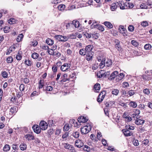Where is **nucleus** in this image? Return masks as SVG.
<instances>
[{"label": "nucleus", "instance_id": "obj_1", "mask_svg": "<svg viewBox=\"0 0 152 152\" xmlns=\"http://www.w3.org/2000/svg\"><path fill=\"white\" fill-rule=\"evenodd\" d=\"M91 125L88 124L81 128V132L82 134H86L88 133L91 130Z\"/></svg>", "mask_w": 152, "mask_h": 152}, {"label": "nucleus", "instance_id": "obj_2", "mask_svg": "<svg viewBox=\"0 0 152 152\" xmlns=\"http://www.w3.org/2000/svg\"><path fill=\"white\" fill-rule=\"evenodd\" d=\"M140 7L142 9H149L152 8V4L147 1L145 3H143L140 4Z\"/></svg>", "mask_w": 152, "mask_h": 152}, {"label": "nucleus", "instance_id": "obj_3", "mask_svg": "<svg viewBox=\"0 0 152 152\" xmlns=\"http://www.w3.org/2000/svg\"><path fill=\"white\" fill-rule=\"evenodd\" d=\"M39 126L41 129L42 130H45L46 129L48 128V124L47 123L44 121H42L40 122Z\"/></svg>", "mask_w": 152, "mask_h": 152}, {"label": "nucleus", "instance_id": "obj_4", "mask_svg": "<svg viewBox=\"0 0 152 152\" xmlns=\"http://www.w3.org/2000/svg\"><path fill=\"white\" fill-rule=\"evenodd\" d=\"M140 111L138 109H134L132 112V116L133 118H136L137 119L139 118V115L140 114Z\"/></svg>", "mask_w": 152, "mask_h": 152}, {"label": "nucleus", "instance_id": "obj_5", "mask_svg": "<svg viewBox=\"0 0 152 152\" xmlns=\"http://www.w3.org/2000/svg\"><path fill=\"white\" fill-rule=\"evenodd\" d=\"M122 131L125 136H130L132 135L133 134L132 132L126 129L122 130Z\"/></svg>", "mask_w": 152, "mask_h": 152}, {"label": "nucleus", "instance_id": "obj_6", "mask_svg": "<svg viewBox=\"0 0 152 152\" xmlns=\"http://www.w3.org/2000/svg\"><path fill=\"white\" fill-rule=\"evenodd\" d=\"M118 2L115 1L112 4L110 5V9L112 11H115L118 7Z\"/></svg>", "mask_w": 152, "mask_h": 152}, {"label": "nucleus", "instance_id": "obj_7", "mask_svg": "<svg viewBox=\"0 0 152 152\" xmlns=\"http://www.w3.org/2000/svg\"><path fill=\"white\" fill-rule=\"evenodd\" d=\"M75 144L77 147L80 148L83 146L84 143L81 140L78 139L75 141Z\"/></svg>", "mask_w": 152, "mask_h": 152}, {"label": "nucleus", "instance_id": "obj_8", "mask_svg": "<svg viewBox=\"0 0 152 152\" xmlns=\"http://www.w3.org/2000/svg\"><path fill=\"white\" fill-rule=\"evenodd\" d=\"M55 38L59 41H66V37L60 35H57L55 36Z\"/></svg>", "mask_w": 152, "mask_h": 152}, {"label": "nucleus", "instance_id": "obj_9", "mask_svg": "<svg viewBox=\"0 0 152 152\" xmlns=\"http://www.w3.org/2000/svg\"><path fill=\"white\" fill-rule=\"evenodd\" d=\"M32 128L34 132L36 133L39 134L41 132V129L40 126L37 125H34L32 127Z\"/></svg>", "mask_w": 152, "mask_h": 152}, {"label": "nucleus", "instance_id": "obj_10", "mask_svg": "<svg viewBox=\"0 0 152 152\" xmlns=\"http://www.w3.org/2000/svg\"><path fill=\"white\" fill-rule=\"evenodd\" d=\"M118 72L117 71L113 72L110 75V79L111 80H113L116 77L117 78H118Z\"/></svg>", "mask_w": 152, "mask_h": 152}, {"label": "nucleus", "instance_id": "obj_11", "mask_svg": "<svg viewBox=\"0 0 152 152\" xmlns=\"http://www.w3.org/2000/svg\"><path fill=\"white\" fill-rule=\"evenodd\" d=\"M119 30L120 33L127 35L126 29L123 26H120L119 27Z\"/></svg>", "mask_w": 152, "mask_h": 152}, {"label": "nucleus", "instance_id": "obj_12", "mask_svg": "<svg viewBox=\"0 0 152 152\" xmlns=\"http://www.w3.org/2000/svg\"><path fill=\"white\" fill-rule=\"evenodd\" d=\"M93 53H87L86 56V59L88 61L91 60L92 59L93 56Z\"/></svg>", "mask_w": 152, "mask_h": 152}, {"label": "nucleus", "instance_id": "obj_13", "mask_svg": "<svg viewBox=\"0 0 152 152\" xmlns=\"http://www.w3.org/2000/svg\"><path fill=\"white\" fill-rule=\"evenodd\" d=\"M88 120V119L87 118H86L85 117L83 116L79 117L77 119V121L83 123L87 122Z\"/></svg>", "mask_w": 152, "mask_h": 152}, {"label": "nucleus", "instance_id": "obj_14", "mask_svg": "<svg viewBox=\"0 0 152 152\" xmlns=\"http://www.w3.org/2000/svg\"><path fill=\"white\" fill-rule=\"evenodd\" d=\"M93 48V45H89L87 46L85 49L87 53H93L91 50Z\"/></svg>", "mask_w": 152, "mask_h": 152}, {"label": "nucleus", "instance_id": "obj_15", "mask_svg": "<svg viewBox=\"0 0 152 152\" xmlns=\"http://www.w3.org/2000/svg\"><path fill=\"white\" fill-rule=\"evenodd\" d=\"M145 122V120L141 119H137L135 121V123L137 125H140L143 124Z\"/></svg>", "mask_w": 152, "mask_h": 152}, {"label": "nucleus", "instance_id": "obj_16", "mask_svg": "<svg viewBox=\"0 0 152 152\" xmlns=\"http://www.w3.org/2000/svg\"><path fill=\"white\" fill-rule=\"evenodd\" d=\"M72 23H73V26H74L75 28H77L79 27L80 23L78 21L74 20L72 22Z\"/></svg>", "mask_w": 152, "mask_h": 152}, {"label": "nucleus", "instance_id": "obj_17", "mask_svg": "<svg viewBox=\"0 0 152 152\" xmlns=\"http://www.w3.org/2000/svg\"><path fill=\"white\" fill-rule=\"evenodd\" d=\"M104 24L107 28L111 29L113 28V26L112 24L109 22L106 21L104 22Z\"/></svg>", "mask_w": 152, "mask_h": 152}, {"label": "nucleus", "instance_id": "obj_18", "mask_svg": "<svg viewBox=\"0 0 152 152\" xmlns=\"http://www.w3.org/2000/svg\"><path fill=\"white\" fill-rule=\"evenodd\" d=\"M16 107H12L10 109V113L9 114L11 115V116H12V115L16 112ZM11 116V117H12V116Z\"/></svg>", "mask_w": 152, "mask_h": 152}, {"label": "nucleus", "instance_id": "obj_19", "mask_svg": "<svg viewBox=\"0 0 152 152\" xmlns=\"http://www.w3.org/2000/svg\"><path fill=\"white\" fill-rule=\"evenodd\" d=\"M118 7H120V9L122 10L125 9L124 3L123 1H119L118 2Z\"/></svg>", "mask_w": 152, "mask_h": 152}, {"label": "nucleus", "instance_id": "obj_20", "mask_svg": "<svg viewBox=\"0 0 152 152\" xmlns=\"http://www.w3.org/2000/svg\"><path fill=\"white\" fill-rule=\"evenodd\" d=\"M25 138L28 140H31L34 139V137L32 134H26L25 136Z\"/></svg>", "mask_w": 152, "mask_h": 152}, {"label": "nucleus", "instance_id": "obj_21", "mask_svg": "<svg viewBox=\"0 0 152 152\" xmlns=\"http://www.w3.org/2000/svg\"><path fill=\"white\" fill-rule=\"evenodd\" d=\"M46 43L49 45H51L53 44L54 41L52 39L48 38L46 39Z\"/></svg>", "mask_w": 152, "mask_h": 152}, {"label": "nucleus", "instance_id": "obj_22", "mask_svg": "<svg viewBox=\"0 0 152 152\" xmlns=\"http://www.w3.org/2000/svg\"><path fill=\"white\" fill-rule=\"evenodd\" d=\"M104 71L101 70L99 71L97 73V76L98 78H101L102 77H104L103 74Z\"/></svg>", "mask_w": 152, "mask_h": 152}, {"label": "nucleus", "instance_id": "obj_23", "mask_svg": "<svg viewBox=\"0 0 152 152\" xmlns=\"http://www.w3.org/2000/svg\"><path fill=\"white\" fill-rule=\"evenodd\" d=\"M97 21L94 20L92 24L91 25V27L92 28H97L99 25Z\"/></svg>", "mask_w": 152, "mask_h": 152}, {"label": "nucleus", "instance_id": "obj_24", "mask_svg": "<svg viewBox=\"0 0 152 152\" xmlns=\"http://www.w3.org/2000/svg\"><path fill=\"white\" fill-rule=\"evenodd\" d=\"M79 53L80 55L84 56L86 54L87 52L85 48H82L80 50Z\"/></svg>", "mask_w": 152, "mask_h": 152}, {"label": "nucleus", "instance_id": "obj_25", "mask_svg": "<svg viewBox=\"0 0 152 152\" xmlns=\"http://www.w3.org/2000/svg\"><path fill=\"white\" fill-rule=\"evenodd\" d=\"M61 83H63L64 82L66 81V74H64L61 77Z\"/></svg>", "mask_w": 152, "mask_h": 152}, {"label": "nucleus", "instance_id": "obj_26", "mask_svg": "<svg viewBox=\"0 0 152 152\" xmlns=\"http://www.w3.org/2000/svg\"><path fill=\"white\" fill-rule=\"evenodd\" d=\"M130 106L133 108H136L137 106V103L134 101H131L129 103Z\"/></svg>", "mask_w": 152, "mask_h": 152}, {"label": "nucleus", "instance_id": "obj_27", "mask_svg": "<svg viewBox=\"0 0 152 152\" xmlns=\"http://www.w3.org/2000/svg\"><path fill=\"white\" fill-rule=\"evenodd\" d=\"M112 94L115 96H117L119 93V90L117 89H113L112 90Z\"/></svg>", "mask_w": 152, "mask_h": 152}, {"label": "nucleus", "instance_id": "obj_28", "mask_svg": "<svg viewBox=\"0 0 152 152\" xmlns=\"http://www.w3.org/2000/svg\"><path fill=\"white\" fill-rule=\"evenodd\" d=\"M114 102L108 101L105 104V106L106 107H110L114 104Z\"/></svg>", "mask_w": 152, "mask_h": 152}, {"label": "nucleus", "instance_id": "obj_29", "mask_svg": "<svg viewBox=\"0 0 152 152\" xmlns=\"http://www.w3.org/2000/svg\"><path fill=\"white\" fill-rule=\"evenodd\" d=\"M94 88L96 91V92H98V91L100 90V85L99 83L96 84L94 86Z\"/></svg>", "mask_w": 152, "mask_h": 152}, {"label": "nucleus", "instance_id": "obj_30", "mask_svg": "<svg viewBox=\"0 0 152 152\" xmlns=\"http://www.w3.org/2000/svg\"><path fill=\"white\" fill-rule=\"evenodd\" d=\"M20 147L21 150L22 151H24L27 148V145L25 144L22 143L20 145Z\"/></svg>", "mask_w": 152, "mask_h": 152}, {"label": "nucleus", "instance_id": "obj_31", "mask_svg": "<svg viewBox=\"0 0 152 152\" xmlns=\"http://www.w3.org/2000/svg\"><path fill=\"white\" fill-rule=\"evenodd\" d=\"M117 43L115 45V47L118 51L121 50L122 49V48L119 44V42H118V41L117 40Z\"/></svg>", "mask_w": 152, "mask_h": 152}, {"label": "nucleus", "instance_id": "obj_32", "mask_svg": "<svg viewBox=\"0 0 152 152\" xmlns=\"http://www.w3.org/2000/svg\"><path fill=\"white\" fill-rule=\"evenodd\" d=\"M67 29H71L72 30L74 29L72 23H69L67 24Z\"/></svg>", "mask_w": 152, "mask_h": 152}, {"label": "nucleus", "instance_id": "obj_33", "mask_svg": "<svg viewBox=\"0 0 152 152\" xmlns=\"http://www.w3.org/2000/svg\"><path fill=\"white\" fill-rule=\"evenodd\" d=\"M25 63L28 66H31L33 64V62L29 59L26 60L25 61Z\"/></svg>", "mask_w": 152, "mask_h": 152}, {"label": "nucleus", "instance_id": "obj_34", "mask_svg": "<svg viewBox=\"0 0 152 152\" xmlns=\"http://www.w3.org/2000/svg\"><path fill=\"white\" fill-rule=\"evenodd\" d=\"M105 64L107 66H109L112 65V62L110 59H107L106 61L105 60Z\"/></svg>", "mask_w": 152, "mask_h": 152}, {"label": "nucleus", "instance_id": "obj_35", "mask_svg": "<svg viewBox=\"0 0 152 152\" xmlns=\"http://www.w3.org/2000/svg\"><path fill=\"white\" fill-rule=\"evenodd\" d=\"M106 93V91H103L99 95V97H102V99H103L105 97Z\"/></svg>", "mask_w": 152, "mask_h": 152}, {"label": "nucleus", "instance_id": "obj_36", "mask_svg": "<svg viewBox=\"0 0 152 152\" xmlns=\"http://www.w3.org/2000/svg\"><path fill=\"white\" fill-rule=\"evenodd\" d=\"M143 92L145 95H149L150 93V91L149 89L145 88L143 89Z\"/></svg>", "mask_w": 152, "mask_h": 152}, {"label": "nucleus", "instance_id": "obj_37", "mask_svg": "<svg viewBox=\"0 0 152 152\" xmlns=\"http://www.w3.org/2000/svg\"><path fill=\"white\" fill-rule=\"evenodd\" d=\"M10 149V146L8 144H6L4 146L3 148V150L4 151H8Z\"/></svg>", "mask_w": 152, "mask_h": 152}, {"label": "nucleus", "instance_id": "obj_38", "mask_svg": "<svg viewBox=\"0 0 152 152\" xmlns=\"http://www.w3.org/2000/svg\"><path fill=\"white\" fill-rule=\"evenodd\" d=\"M105 60H103L101 61V62L99 64L100 67L101 68H103L105 65Z\"/></svg>", "mask_w": 152, "mask_h": 152}, {"label": "nucleus", "instance_id": "obj_39", "mask_svg": "<svg viewBox=\"0 0 152 152\" xmlns=\"http://www.w3.org/2000/svg\"><path fill=\"white\" fill-rule=\"evenodd\" d=\"M6 61L8 63H11L13 61V58L12 56H9L7 58Z\"/></svg>", "mask_w": 152, "mask_h": 152}, {"label": "nucleus", "instance_id": "obj_40", "mask_svg": "<svg viewBox=\"0 0 152 152\" xmlns=\"http://www.w3.org/2000/svg\"><path fill=\"white\" fill-rule=\"evenodd\" d=\"M1 75L2 77L4 78H6L8 77V73L5 71L2 72Z\"/></svg>", "mask_w": 152, "mask_h": 152}, {"label": "nucleus", "instance_id": "obj_41", "mask_svg": "<svg viewBox=\"0 0 152 152\" xmlns=\"http://www.w3.org/2000/svg\"><path fill=\"white\" fill-rule=\"evenodd\" d=\"M23 35L22 34H19L16 39V41L18 42H20L22 40L23 38Z\"/></svg>", "mask_w": 152, "mask_h": 152}, {"label": "nucleus", "instance_id": "obj_42", "mask_svg": "<svg viewBox=\"0 0 152 152\" xmlns=\"http://www.w3.org/2000/svg\"><path fill=\"white\" fill-rule=\"evenodd\" d=\"M39 56V54L36 53H34L32 54L31 57L34 59L37 58Z\"/></svg>", "mask_w": 152, "mask_h": 152}, {"label": "nucleus", "instance_id": "obj_43", "mask_svg": "<svg viewBox=\"0 0 152 152\" xmlns=\"http://www.w3.org/2000/svg\"><path fill=\"white\" fill-rule=\"evenodd\" d=\"M65 7V5L64 4H61L58 7V9L60 10H64Z\"/></svg>", "mask_w": 152, "mask_h": 152}, {"label": "nucleus", "instance_id": "obj_44", "mask_svg": "<svg viewBox=\"0 0 152 152\" xmlns=\"http://www.w3.org/2000/svg\"><path fill=\"white\" fill-rule=\"evenodd\" d=\"M8 23L10 24H12L15 23H16L15 20L14 18H12L8 20Z\"/></svg>", "mask_w": 152, "mask_h": 152}, {"label": "nucleus", "instance_id": "obj_45", "mask_svg": "<svg viewBox=\"0 0 152 152\" xmlns=\"http://www.w3.org/2000/svg\"><path fill=\"white\" fill-rule=\"evenodd\" d=\"M61 69L62 71L64 72L66 70V64H64L61 67Z\"/></svg>", "mask_w": 152, "mask_h": 152}, {"label": "nucleus", "instance_id": "obj_46", "mask_svg": "<svg viewBox=\"0 0 152 152\" xmlns=\"http://www.w3.org/2000/svg\"><path fill=\"white\" fill-rule=\"evenodd\" d=\"M74 149V147L73 146L67 144V152H68L69 150H72Z\"/></svg>", "mask_w": 152, "mask_h": 152}, {"label": "nucleus", "instance_id": "obj_47", "mask_svg": "<svg viewBox=\"0 0 152 152\" xmlns=\"http://www.w3.org/2000/svg\"><path fill=\"white\" fill-rule=\"evenodd\" d=\"M104 110L105 115L109 118V114L108 109L107 108H105L104 109Z\"/></svg>", "mask_w": 152, "mask_h": 152}, {"label": "nucleus", "instance_id": "obj_48", "mask_svg": "<svg viewBox=\"0 0 152 152\" xmlns=\"http://www.w3.org/2000/svg\"><path fill=\"white\" fill-rule=\"evenodd\" d=\"M83 150L84 151L87 152H89L91 150L90 147L87 145H85L84 146Z\"/></svg>", "mask_w": 152, "mask_h": 152}, {"label": "nucleus", "instance_id": "obj_49", "mask_svg": "<svg viewBox=\"0 0 152 152\" xmlns=\"http://www.w3.org/2000/svg\"><path fill=\"white\" fill-rule=\"evenodd\" d=\"M124 77V75L122 73H120L119 75H118V78L119 80H121Z\"/></svg>", "mask_w": 152, "mask_h": 152}, {"label": "nucleus", "instance_id": "obj_50", "mask_svg": "<svg viewBox=\"0 0 152 152\" xmlns=\"http://www.w3.org/2000/svg\"><path fill=\"white\" fill-rule=\"evenodd\" d=\"M151 47V45L149 44H146L144 47V48L147 50L150 49Z\"/></svg>", "mask_w": 152, "mask_h": 152}, {"label": "nucleus", "instance_id": "obj_51", "mask_svg": "<svg viewBox=\"0 0 152 152\" xmlns=\"http://www.w3.org/2000/svg\"><path fill=\"white\" fill-rule=\"evenodd\" d=\"M73 136L75 138H77L79 136V132H76L72 134Z\"/></svg>", "mask_w": 152, "mask_h": 152}, {"label": "nucleus", "instance_id": "obj_52", "mask_svg": "<svg viewBox=\"0 0 152 152\" xmlns=\"http://www.w3.org/2000/svg\"><path fill=\"white\" fill-rule=\"evenodd\" d=\"M126 129H127L128 130H133L134 129V126H126Z\"/></svg>", "mask_w": 152, "mask_h": 152}, {"label": "nucleus", "instance_id": "obj_53", "mask_svg": "<svg viewBox=\"0 0 152 152\" xmlns=\"http://www.w3.org/2000/svg\"><path fill=\"white\" fill-rule=\"evenodd\" d=\"M81 122H78L77 121H76L75 122L74 124V126L75 127H77V128H79L80 127V123Z\"/></svg>", "mask_w": 152, "mask_h": 152}, {"label": "nucleus", "instance_id": "obj_54", "mask_svg": "<svg viewBox=\"0 0 152 152\" xmlns=\"http://www.w3.org/2000/svg\"><path fill=\"white\" fill-rule=\"evenodd\" d=\"M48 52L49 54L50 55H54V52L53 50L52 49H48Z\"/></svg>", "mask_w": 152, "mask_h": 152}, {"label": "nucleus", "instance_id": "obj_55", "mask_svg": "<svg viewBox=\"0 0 152 152\" xmlns=\"http://www.w3.org/2000/svg\"><path fill=\"white\" fill-rule=\"evenodd\" d=\"M134 26L132 25H129L128 27V30L130 32H132L134 30Z\"/></svg>", "mask_w": 152, "mask_h": 152}, {"label": "nucleus", "instance_id": "obj_56", "mask_svg": "<svg viewBox=\"0 0 152 152\" xmlns=\"http://www.w3.org/2000/svg\"><path fill=\"white\" fill-rule=\"evenodd\" d=\"M142 78L143 79L145 80H149L151 79V77H149V76L146 75H143Z\"/></svg>", "mask_w": 152, "mask_h": 152}, {"label": "nucleus", "instance_id": "obj_57", "mask_svg": "<svg viewBox=\"0 0 152 152\" xmlns=\"http://www.w3.org/2000/svg\"><path fill=\"white\" fill-rule=\"evenodd\" d=\"M84 35L87 38H91L92 36V37H94V34H92V35L91 34H89L88 33H85ZM95 34H94V35Z\"/></svg>", "mask_w": 152, "mask_h": 152}, {"label": "nucleus", "instance_id": "obj_58", "mask_svg": "<svg viewBox=\"0 0 152 152\" xmlns=\"http://www.w3.org/2000/svg\"><path fill=\"white\" fill-rule=\"evenodd\" d=\"M132 142L133 145L135 146H138L139 145L138 140H133Z\"/></svg>", "mask_w": 152, "mask_h": 152}, {"label": "nucleus", "instance_id": "obj_59", "mask_svg": "<svg viewBox=\"0 0 152 152\" xmlns=\"http://www.w3.org/2000/svg\"><path fill=\"white\" fill-rule=\"evenodd\" d=\"M75 122V120L74 119H72L70 120L69 122V124L70 125V126H72L73 124L74 125Z\"/></svg>", "mask_w": 152, "mask_h": 152}, {"label": "nucleus", "instance_id": "obj_60", "mask_svg": "<svg viewBox=\"0 0 152 152\" xmlns=\"http://www.w3.org/2000/svg\"><path fill=\"white\" fill-rule=\"evenodd\" d=\"M131 43L133 45L136 47L138 45V42L134 40H132L131 41Z\"/></svg>", "mask_w": 152, "mask_h": 152}, {"label": "nucleus", "instance_id": "obj_61", "mask_svg": "<svg viewBox=\"0 0 152 152\" xmlns=\"http://www.w3.org/2000/svg\"><path fill=\"white\" fill-rule=\"evenodd\" d=\"M19 88L20 91H23L24 90L25 85L23 84H21Z\"/></svg>", "mask_w": 152, "mask_h": 152}, {"label": "nucleus", "instance_id": "obj_62", "mask_svg": "<svg viewBox=\"0 0 152 152\" xmlns=\"http://www.w3.org/2000/svg\"><path fill=\"white\" fill-rule=\"evenodd\" d=\"M129 86V83L127 82H124L122 83L123 87L124 88L127 87Z\"/></svg>", "mask_w": 152, "mask_h": 152}, {"label": "nucleus", "instance_id": "obj_63", "mask_svg": "<svg viewBox=\"0 0 152 152\" xmlns=\"http://www.w3.org/2000/svg\"><path fill=\"white\" fill-rule=\"evenodd\" d=\"M149 141L148 140L145 139L142 142V143L143 144L146 145H148L149 143Z\"/></svg>", "mask_w": 152, "mask_h": 152}, {"label": "nucleus", "instance_id": "obj_64", "mask_svg": "<svg viewBox=\"0 0 152 152\" xmlns=\"http://www.w3.org/2000/svg\"><path fill=\"white\" fill-rule=\"evenodd\" d=\"M10 29V27L8 26H5L4 29V31L5 33H7L8 32Z\"/></svg>", "mask_w": 152, "mask_h": 152}]
</instances>
